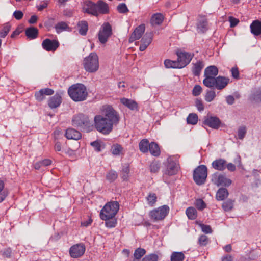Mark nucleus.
I'll return each instance as SVG.
<instances>
[{
  "mask_svg": "<svg viewBox=\"0 0 261 261\" xmlns=\"http://www.w3.org/2000/svg\"><path fill=\"white\" fill-rule=\"evenodd\" d=\"M102 111L103 115H97L94 117L95 127L98 132L108 134L112 131L113 125L119 122V116L109 106L104 107Z\"/></svg>",
  "mask_w": 261,
  "mask_h": 261,
  "instance_id": "1",
  "label": "nucleus"
},
{
  "mask_svg": "<svg viewBox=\"0 0 261 261\" xmlns=\"http://www.w3.org/2000/svg\"><path fill=\"white\" fill-rule=\"evenodd\" d=\"M70 97L74 101H83L86 99L88 92L85 86L81 83L71 85L68 90Z\"/></svg>",
  "mask_w": 261,
  "mask_h": 261,
  "instance_id": "2",
  "label": "nucleus"
},
{
  "mask_svg": "<svg viewBox=\"0 0 261 261\" xmlns=\"http://www.w3.org/2000/svg\"><path fill=\"white\" fill-rule=\"evenodd\" d=\"M119 204L117 201H111L107 203L101 209L100 218L102 220L113 219L117 213Z\"/></svg>",
  "mask_w": 261,
  "mask_h": 261,
  "instance_id": "3",
  "label": "nucleus"
},
{
  "mask_svg": "<svg viewBox=\"0 0 261 261\" xmlns=\"http://www.w3.org/2000/svg\"><path fill=\"white\" fill-rule=\"evenodd\" d=\"M72 124L86 132L91 131L93 128L92 122L87 116L83 114H79L73 117Z\"/></svg>",
  "mask_w": 261,
  "mask_h": 261,
  "instance_id": "4",
  "label": "nucleus"
},
{
  "mask_svg": "<svg viewBox=\"0 0 261 261\" xmlns=\"http://www.w3.org/2000/svg\"><path fill=\"white\" fill-rule=\"evenodd\" d=\"M83 65L85 70L89 72H95L99 68L98 57L95 53H91L84 58Z\"/></svg>",
  "mask_w": 261,
  "mask_h": 261,
  "instance_id": "5",
  "label": "nucleus"
},
{
  "mask_svg": "<svg viewBox=\"0 0 261 261\" xmlns=\"http://www.w3.org/2000/svg\"><path fill=\"white\" fill-rule=\"evenodd\" d=\"M207 168L205 165L199 166L195 169L193 173V178L196 184L201 185L203 184L207 177Z\"/></svg>",
  "mask_w": 261,
  "mask_h": 261,
  "instance_id": "6",
  "label": "nucleus"
},
{
  "mask_svg": "<svg viewBox=\"0 0 261 261\" xmlns=\"http://www.w3.org/2000/svg\"><path fill=\"white\" fill-rule=\"evenodd\" d=\"M169 211V206L164 205L150 211V217L151 219L155 221H160L165 218Z\"/></svg>",
  "mask_w": 261,
  "mask_h": 261,
  "instance_id": "7",
  "label": "nucleus"
},
{
  "mask_svg": "<svg viewBox=\"0 0 261 261\" xmlns=\"http://www.w3.org/2000/svg\"><path fill=\"white\" fill-rule=\"evenodd\" d=\"M212 181L215 185L218 187H228L232 183V181L227 178L225 175L219 173H215L212 175Z\"/></svg>",
  "mask_w": 261,
  "mask_h": 261,
  "instance_id": "8",
  "label": "nucleus"
},
{
  "mask_svg": "<svg viewBox=\"0 0 261 261\" xmlns=\"http://www.w3.org/2000/svg\"><path fill=\"white\" fill-rule=\"evenodd\" d=\"M112 34V28L108 23H104L98 33V39L101 43H105Z\"/></svg>",
  "mask_w": 261,
  "mask_h": 261,
  "instance_id": "9",
  "label": "nucleus"
},
{
  "mask_svg": "<svg viewBox=\"0 0 261 261\" xmlns=\"http://www.w3.org/2000/svg\"><path fill=\"white\" fill-rule=\"evenodd\" d=\"M177 61L180 68L185 67L191 61L193 55L190 53L180 52L177 53Z\"/></svg>",
  "mask_w": 261,
  "mask_h": 261,
  "instance_id": "10",
  "label": "nucleus"
},
{
  "mask_svg": "<svg viewBox=\"0 0 261 261\" xmlns=\"http://www.w3.org/2000/svg\"><path fill=\"white\" fill-rule=\"evenodd\" d=\"M85 251V246L82 243L72 246L69 250V254L72 258H78L82 256Z\"/></svg>",
  "mask_w": 261,
  "mask_h": 261,
  "instance_id": "11",
  "label": "nucleus"
},
{
  "mask_svg": "<svg viewBox=\"0 0 261 261\" xmlns=\"http://www.w3.org/2000/svg\"><path fill=\"white\" fill-rule=\"evenodd\" d=\"M42 46L47 51H54L59 47V43L56 40L46 39L43 41Z\"/></svg>",
  "mask_w": 261,
  "mask_h": 261,
  "instance_id": "12",
  "label": "nucleus"
},
{
  "mask_svg": "<svg viewBox=\"0 0 261 261\" xmlns=\"http://www.w3.org/2000/svg\"><path fill=\"white\" fill-rule=\"evenodd\" d=\"M204 124L213 129H217L221 125V121L216 116H210L205 118Z\"/></svg>",
  "mask_w": 261,
  "mask_h": 261,
  "instance_id": "13",
  "label": "nucleus"
},
{
  "mask_svg": "<svg viewBox=\"0 0 261 261\" xmlns=\"http://www.w3.org/2000/svg\"><path fill=\"white\" fill-rule=\"evenodd\" d=\"M96 4L91 1H86L84 3L83 9L86 12L93 15H97Z\"/></svg>",
  "mask_w": 261,
  "mask_h": 261,
  "instance_id": "14",
  "label": "nucleus"
},
{
  "mask_svg": "<svg viewBox=\"0 0 261 261\" xmlns=\"http://www.w3.org/2000/svg\"><path fill=\"white\" fill-rule=\"evenodd\" d=\"M145 31V25H140L137 27L129 38V42H133L140 39Z\"/></svg>",
  "mask_w": 261,
  "mask_h": 261,
  "instance_id": "15",
  "label": "nucleus"
},
{
  "mask_svg": "<svg viewBox=\"0 0 261 261\" xmlns=\"http://www.w3.org/2000/svg\"><path fill=\"white\" fill-rule=\"evenodd\" d=\"M62 102V98L60 95L56 93L50 97L48 101V105L51 109L56 108L60 106Z\"/></svg>",
  "mask_w": 261,
  "mask_h": 261,
  "instance_id": "16",
  "label": "nucleus"
},
{
  "mask_svg": "<svg viewBox=\"0 0 261 261\" xmlns=\"http://www.w3.org/2000/svg\"><path fill=\"white\" fill-rule=\"evenodd\" d=\"M178 169V165L176 162L171 160H168V164L165 173L168 175H173L176 174Z\"/></svg>",
  "mask_w": 261,
  "mask_h": 261,
  "instance_id": "17",
  "label": "nucleus"
},
{
  "mask_svg": "<svg viewBox=\"0 0 261 261\" xmlns=\"http://www.w3.org/2000/svg\"><path fill=\"white\" fill-rule=\"evenodd\" d=\"M230 79L229 77L219 76L216 77L215 87L219 90L224 88L229 83Z\"/></svg>",
  "mask_w": 261,
  "mask_h": 261,
  "instance_id": "18",
  "label": "nucleus"
},
{
  "mask_svg": "<svg viewBox=\"0 0 261 261\" xmlns=\"http://www.w3.org/2000/svg\"><path fill=\"white\" fill-rule=\"evenodd\" d=\"M65 136L68 139H73L75 140L80 139L82 136L80 132L71 128L66 129Z\"/></svg>",
  "mask_w": 261,
  "mask_h": 261,
  "instance_id": "19",
  "label": "nucleus"
},
{
  "mask_svg": "<svg viewBox=\"0 0 261 261\" xmlns=\"http://www.w3.org/2000/svg\"><path fill=\"white\" fill-rule=\"evenodd\" d=\"M226 166V161L223 159H216L212 163V166L215 170L221 171L225 169Z\"/></svg>",
  "mask_w": 261,
  "mask_h": 261,
  "instance_id": "20",
  "label": "nucleus"
},
{
  "mask_svg": "<svg viewBox=\"0 0 261 261\" xmlns=\"http://www.w3.org/2000/svg\"><path fill=\"white\" fill-rule=\"evenodd\" d=\"M152 40V37L151 34L145 35L141 40V44L139 47L140 51H144L147 46L150 44Z\"/></svg>",
  "mask_w": 261,
  "mask_h": 261,
  "instance_id": "21",
  "label": "nucleus"
},
{
  "mask_svg": "<svg viewBox=\"0 0 261 261\" xmlns=\"http://www.w3.org/2000/svg\"><path fill=\"white\" fill-rule=\"evenodd\" d=\"M120 102L124 106L127 107L131 110H137L138 104L134 100L128 99L126 98H122L120 99Z\"/></svg>",
  "mask_w": 261,
  "mask_h": 261,
  "instance_id": "22",
  "label": "nucleus"
},
{
  "mask_svg": "<svg viewBox=\"0 0 261 261\" xmlns=\"http://www.w3.org/2000/svg\"><path fill=\"white\" fill-rule=\"evenodd\" d=\"M251 32L254 35L257 36L261 34V21H254L250 25Z\"/></svg>",
  "mask_w": 261,
  "mask_h": 261,
  "instance_id": "23",
  "label": "nucleus"
},
{
  "mask_svg": "<svg viewBox=\"0 0 261 261\" xmlns=\"http://www.w3.org/2000/svg\"><path fill=\"white\" fill-rule=\"evenodd\" d=\"M97 15L98 13L106 14L109 12L108 5L102 1H99L96 4Z\"/></svg>",
  "mask_w": 261,
  "mask_h": 261,
  "instance_id": "24",
  "label": "nucleus"
},
{
  "mask_svg": "<svg viewBox=\"0 0 261 261\" xmlns=\"http://www.w3.org/2000/svg\"><path fill=\"white\" fill-rule=\"evenodd\" d=\"M77 28L81 35H86L88 30L87 22L83 20L79 21L77 24Z\"/></svg>",
  "mask_w": 261,
  "mask_h": 261,
  "instance_id": "25",
  "label": "nucleus"
},
{
  "mask_svg": "<svg viewBox=\"0 0 261 261\" xmlns=\"http://www.w3.org/2000/svg\"><path fill=\"white\" fill-rule=\"evenodd\" d=\"M218 73V68L215 66H210L205 69L204 76L216 78Z\"/></svg>",
  "mask_w": 261,
  "mask_h": 261,
  "instance_id": "26",
  "label": "nucleus"
},
{
  "mask_svg": "<svg viewBox=\"0 0 261 261\" xmlns=\"http://www.w3.org/2000/svg\"><path fill=\"white\" fill-rule=\"evenodd\" d=\"M228 195V191L226 188H220L216 193V198L218 201H222L226 198Z\"/></svg>",
  "mask_w": 261,
  "mask_h": 261,
  "instance_id": "27",
  "label": "nucleus"
},
{
  "mask_svg": "<svg viewBox=\"0 0 261 261\" xmlns=\"http://www.w3.org/2000/svg\"><path fill=\"white\" fill-rule=\"evenodd\" d=\"M204 66V63L202 61H198L196 62V63L193 64L192 72L194 75L198 76Z\"/></svg>",
  "mask_w": 261,
  "mask_h": 261,
  "instance_id": "28",
  "label": "nucleus"
},
{
  "mask_svg": "<svg viewBox=\"0 0 261 261\" xmlns=\"http://www.w3.org/2000/svg\"><path fill=\"white\" fill-rule=\"evenodd\" d=\"M55 29L56 32L57 33H60L61 32L66 31H71V28L68 26V25L65 22H60L56 24Z\"/></svg>",
  "mask_w": 261,
  "mask_h": 261,
  "instance_id": "29",
  "label": "nucleus"
},
{
  "mask_svg": "<svg viewBox=\"0 0 261 261\" xmlns=\"http://www.w3.org/2000/svg\"><path fill=\"white\" fill-rule=\"evenodd\" d=\"M164 19L162 14L160 13H156L152 15L151 18V23L152 25H160L161 24Z\"/></svg>",
  "mask_w": 261,
  "mask_h": 261,
  "instance_id": "30",
  "label": "nucleus"
},
{
  "mask_svg": "<svg viewBox=\"0 0 261 261\" xmlns=\"http://www.w3.org/2000/svg\"><path fill=\"white\" fill-rule=\"evenodd\" d=\"M38 30L34 27H30L25 30L26 36L31 39H35L38 35Z\"/></svg>",
  "mask_w": 261,
  "mask_h": 261,
  "instance_id": "31",
  "label": "nucleus"
},
{
  "mask_svg": "<svg viewBox=\"0 0 261 261\" xmlns=\"http://www.w3.org/2000/svg\"><path fill=\"white\" fill-rule=\"evenodd\" d=\"M186 214L188 219L190 220H195L197 216L196 210L193 207H189L186 210Z\"/></svg>",
  "mask_w": 261,
  "mask_h": 261,
  "instance_id": "32",
  "label": "nucleus"
},
{
  "mask_svg": "<svg viewBox=\"0 0 261 261\" xmlns=\"http://www.w3.org/2000/svg\"><path fill=\"white\" fill-rule=\"evenodd\" d=\"M149 150L150 153L154 156H158L160 153L159 147L155 142H151L149 144Z\"/></svg>",
  "mask_w": 261,
  "mask_h": 261,
  "instance_id": "33",
  "label": "nucleus"
},
{
  "mask_svg": "<svg viewBox=\"0 0 261 261\" xmlns=\"http://www.w3.org/2000/svg\"><path fill=\"white\" fill-rule=\"evenodd\" d=\"M149 141L147 139L142 140L139 144V149L143 153L147 152L149 149Z\"/></svg>",
  "mask_w": 261,
  "mask_h": 261,
  "instance_id": "34",
  "label": "nucleus"
},
{
  "mask_svg": "<svg viewBox=\"0 0 261 261\" xmlns=\"http://www.w3.org/2000/svg\"><path fill=\"white\" fill-rule=\"evenodd\" d=\"M185 255L182 252H173L170 256L171 261H183Z\"/></svg>",
  "mask_w": 261,
  "mask_h": 261,
  "instance_id": "35",
  "label": "nucleus"
},
{
  "mask_svg": "<svg viewBox=\"0 0 261 261\" xmlns=\"http://www.w3.org/2000/svg\"><path fill=\"white\" fill-rule=\"evenodd\" d=\"M216 82V78L204 76V79L203 81V83L206 87L211 88L215 87Z\"/></svg>",
  "mask_w": 261,
  "mask_h": 261,
  "instance_id": "36",
  "label": "nucleus"
},
{
  "mask_svg": "<svg viewBox=\"0 0 261 261\" xmlns=\"http://www.w3.org/2000/svg\"><path fill=\"white\" fill-rule=\"evenodd\" d=\"M165 66L167 68H180L177 61L166 59L164 61Z\"/></svg>",
  "mask_w": 261,
  "mask_h": 261,
  "instance_id": "37",
  "label": "nucleus"
},
{
  "mask_svg": "<svg viewBox=\"0 0 261 261\" xmlns=\"http://www.w3.org/2000/svg\"><path fill=\"white\" fill-rule=\"evenodd\" d=\"M246 133V127L244 125L241 126L238 129L237 136L236 137L240 140H243L245 138Z\"/></svg>",
  "mask_w": 261,
  "mask_h": 261,
  "instance_id": "38",
  "label": "nucleus"
},
{
  "mask_svg": "<svg viewBox=\"0 0 261 261\" xmlns=\"http://www.w3.org/2000/svg\"><path fill=\"white\" fill-rule=\"evenodd\" d=\"M8 195L7 190L4 188V182L0 180V203L3 201Z\"/></svg>",
  "mask_w": 261,
  "mask_h": 261,
  "instance_id": "39",
  "label": "nucleus"
},
{
  "mask_svg": "<svg viewBox=\"0 0 261 261\" xmlns=\"http://www.w3.org/2000/svg\"><path fill=\"white\" fill-rule=\"evenodd\" d=\"M197 28L202 32L206 31L207 30V21L205 18H202L199 21L197 24Z\"/></svg>",
  "mask_w": 261,
  "mask_h": 261,
  "instance_id": "40",
  "label": "nucleus"
},
{
  "mask_svg": "<svg viewBox=\"0 0 261 261\" xmlns=\"http://www.w3.org/2000/svg\"><path fill=\"white\" fill-rule=\"evenodd\" d=\"M216 93L213 90H207L204 96V99L206 101L210 102L216 97Z\"/></svg>",
  "mask_w": 261,
  "mask_h": 261,
  "instance_id": "41",
  "label": "nucleus"
},
{
  "mask_svg": "<svg viewBox=\"0 0 261 261\" xmlns=\"http://www.w3.org/2000/svg\"><path fill=\"white\" fill-rule=\"evenodd\" d=\"M233 203L234 201L228 199L226 201L224 202L222 204V208L223 209L226 211H231L233 207Z\"/></svg>",
  "mask_w": 261,
  "mask_h": 261,
  "instance_id": "42",
  "label": "nucleus"
},
{
  "mask_svg": "<svg viewBox=\"0 0 261 261\" xmlns=\"http://www.w3.org/2000/svg\"><path fill=\"white\" fill-rule=\"evenodd\" d=\"M117 177L118 174L117 172L114 170L109 171L106 175L107 179L110 182H113L114 180H115Z\"/></svg>",
  "mask_w": 261,
  "mask_h": 261,
  "instance_id": "43",
  "label": "nucleus"
},
{
  "mask_svg": "<svg viewBox=\"0 0 261 261\" xmlns=\"http://www.w3.org/2000/svg\"><path fill=\"white\" fill-rule=\"evenodd\" d=\"M145 253L146 250L144 249L138 248L135 250L134 256L135 259L139 260Z\"/></svg>",
  "mask_w": 261,
  "mask_h": 261,
  "instance_id": "44",
  "label": "nucleus"
},
{
  "mask_svg": "<svg viewBox=\"0 0 261 261\" xmlns=\"http://www.w3.org/2000/svg\"><path fill=\"white\" fill-rule=\"evenodd\" d=\"M187 121L188 124H196L198 122V116L196 114H190L187 118Z\"/></svg>",
  "mask_w": 261,
  "mask_h": 261,
  "instance_id": "45",
  "label": "nucleus"
},
{
  "mask_svg": "<svg viewBox=\"0 0 261 261\" xmlns=\"http://www.w3.org/2000/svg\"><path fill=\"white\" fill-rule=\"evenodd\" d=\"M129 172V167L128 164H125L123 166L122 170H121V175L122 178L124 180H126L127 179L128 177V174Z\"/></svg>",
  "mask_w": 261,
  "mask_h": 261,
  "instance_id": "46",
  "label": "nucleus"
},
{
  "mask_svg": "<svg viewBox=\"0 0 261 261\" xmlns=\"http://www.w3.org/2000/svg\"><path fill=\"white\" fill-rule=\"evenodd\" d=\"M251 99L258 103H261V89L256 90L251 96Z\"/></svg>",
  "mask_w": 261,
  "mask_h": 261,
  "instance_id": "47",
  "label": "nucleus"
},
{
  "mask_svg": "<svg viewBox=\"0 0 261 261\" xmlns=\"http://www.w3.org/2000/svg\"><path fill=\"white\" fill-rule=\"evenodd\" d=\"M122 147L119 144H114L112 146L111 152L115 155H119L121 153Z\"/></svg>",
  "mask_w": 261,
  "mask_h": 261,
  "instance_id": "48",
  "label": "nucleus"
},
{
  "mask_svg": "<svg viewBox=\"0 0 261 261\" xmlns=\"http://www.w3.org/2000/svg\"><path fill=\"white\" fill-rule=\"evenodd\" d=\"M157 197L154 193H150L146 197L148 204L150 206H153L156 202Z\"/></svg>",
  "mask_w": 261,
  "mask_h": 261,
  "instance_id": "49",
  "label": "nucleus"
},
{
  "mask_svg": "<svg viewBox=\"0 0 261 261\" xmlns=\"http://www.w3.org/2000/svg\"><path fill=\"white\" fill-rule=\"evenodd\" d=\"M195 205L199 210H203L206 207V204L201 199H197L195 200Z\"/></svg>",
  "mask_w": 261,
  "mask_h": 261,
  "instance_id": "50",
  "label": "nucleus"
},
{
  "mask_svg": "<svg viewBox=\"0 0 261 261\" xmlns=\"http://www.w3.org/2000/svg\"><path fill=\"white\" fill-rule=\"evenodd\" d=\"M11 28V25L9 23L4 24L3 29L0 32L1 37L4 38L8 34Z\"/></svg>",
  "mask_w": 261,
  "mask_h": 261,
  "instance_id": "51",
  "label": "nucleus"
},
{
  "mask_svg": "<svg viewBox=\"0 0 261 261\" xmlns=\"http://www.w3.org/2000/svg\"><path fill=\"white\" fill-rule=\"evenodd\" d=\"M158 256L155 254H150L146 255L143 258L142 261H158Z\"/></svg>",
  "mask_w": 261,
  "mask_h": 261,
  "instance_id": "52",
  "label": "nucleus"
},
{
  "mask_svg": "<svg viewBox=\"0 0 261 261\" xmlns=\"http://www.w3.org/2000/svg\"><path fill=\"white\" fill-rule=\"evenodd\" d=\"M195 105L196 107L197 108V110L200 112L203 111L204 109L203 102L201 99L197 98L195 100Z\"/></svg>",
  "mask_w": 261,
  "mask_h": 261,
  "instance_id": "53",
  "label": "nucleus"
},
{
  "mask_svg": "<svg viewBox=\"0 0 261 261\" xmlns=\"http://www.w3.org/2000/svg\"><path fill=\"white\" fill-rule=\"evenodd\" d=\"M35 96L36 100L39 101H42L45 98L43 90H41V89L35 93Z\"/></svg>",
  "mask_w": 261,
  "mask_h": 261,
  "instance_id": "54",
  "label": "nucleus"
},
{
  "mask_svg": "<svg viewBox=\"0 0 261 261\" xmlns=\"http://www.w3.org/2000/svg\"><path fill=\"white\" fill-rule=\"evenodd\" d=\"M118 11L121 13H125L128 11V9L124 3L119 4L117 7Z\"/></svg>",
  "mask_w": 261,
  "mask_h": 261,
  "instance_id": "55",
  "label": "nucleus"
},
{
  "mask_svg": "<svg viewBox=\"0 0 261 261\" xmlns=\"http://www.w3.org/2000/svg\"><path fill=\"white\" fill-rule=\"evenodd\" d=\"M202 92V88L199 85H195L193 89L192 94L195 96L199 95Z\"/></svg>",
  "mask_w": 261,
  "mask_h": 261,
  "instance_id": "56",
  "label": "nucleus"
},
{
  "mask_svg": "<svg viewBox=\"0 0 261 261\" xmlns=\"http://www.w3.org/2000/svg\"><path fill=\"white\" fill-rule=\"evenodd\" d=\"M198 242L201 246H205L207 244L208 238L205 235H201L199 237L198 239Z\"/></svg>",
  "mask_w": 261,
  "mask_h": 261,
  "instance_id": "57",
  "label": "nucleus"
},
{
  "mask_svg": "<svg viewBox=\"0 0 261 261\" xmlns=\"http://www.w3.org/2000/svg\"><path fill=\"white\" fill-rule=\"evenodd\" d=\"M91 145L93 147L94 149L99 152L101 151V144L100 142L98 141H93L92 142H91L90 143Z\"/></svg>",
  "mask_w": 261,
  "mask_h": 261,
  "instance_id": "58",
  "label": "nucleus"
},
{
  "mask_svg": "<svg viewBox=\"0 0 261 261\" xmlns=\"http://www.w3.org/2000/svg\"><path fill=\"white\" fill-rule=\"evenodd\" d=\"M159 165L156 162H152L150 165V171L155 173L159 170Z\"/></svg>",
  "mask_w": 261,
  "mask_h": 261,
  "instance_id": "59",
  "label": "nucleus"
},
{
  "mask_svg": "<svg viewBox=\"0 0 261 261\" xmlns=\"http://www.w3.org/2000/svg\"><path fill=\"white\" fill-rule=\"evenodd\" d=\"M108 219L106 221V225L107 227L109 228H113L114 227L116 226V221L115 220H113L112 219Z\"/></svg>",
  "mask_w": 261,
  "mask_h": 261,
  "instance_id": "60",
  "label": "nucleus"
},
{
  "mask_svg": "<svg viewBox=\"0 0 261 261\" xmlns=\"http://www.w3.org/2000/svg\"><path fill=\"white\" fill-rule=\"evenodd\" d=\"M200 226L202 231L206 233H210L212 232V229L209 225L200 224Z\"/></svg>",
  "mask_w": 261,
  "mask_h": 261,
  "instance_id": "61",
  "label": "nucleus"
},
{
  "mask_svg": "<svg viewBox=\"0 0 261 261\" xmlns=\"http://www.w3.org/2000/svg\"><path fill=\"white\" fill-rule=\"evenodd\" d=\"M2 255L7 258H10L11 256L12 250L10 248L5 249L2 251Z\"/></svg>",
  "mask_w": 261,
  "mask_h": 261,
  "instance_id": "62",
  "label": "nucleus"
},
{
  "mask_svg": "<svg viewBox=\"0 0 261 261\" xmlns=\"http://www.w3.org/2000/svg\"><path fill=\"white\" fill-rule=\"evenodd\" d=\"M23 16V13L22 11L19 10H16L13 13V16L17 20H20L21 19Z\"/></svg>",
  "mask_w": 261,
  "mask_h": 261,
  "instance_id": "63",
  "label": "nucleus"
},
{
  "mask_svg": "<svg viewBox=\"0 0 261 261\" xmlns=\"http://www.w3.org/2000/svg\"><path fill=\"white\" fill-rule=\"evenodd\" d=\"M231 74L234 79H238L239 77V72L237 67H232L231 69Z\"/></svg>",
  "mask_w": 261,
  "mask_h": 261,
  "instance_id": "64",
  "label": "nucleus"
}]
</instances>
